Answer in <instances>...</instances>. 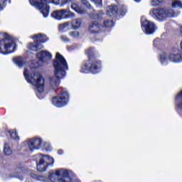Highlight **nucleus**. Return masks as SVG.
Returning <instances> with one entry per match:
<instances>
[{
	"label": "nucleus",
	"instance_id": "1",
	"mask_svg": "<svg viewBox=\"0 0 182 182\" xmlns=\"http://www.w3.org/2000/svg\"><path fill=\"white\" fill-rule=\"evenodd\" d=\"M55 77H52L49 80V86L50 89H56L60 83V79H63L66 76V70H69L68 62L60 53H57L55 60L53 63Z\"/></svg>",
	"mask_w": 182,
	"mask_h": 182
},
{
	"label": "nucleus",
	"instance_id": "2",
	"mask_svg": "<svg viewBox=\"0 0 182 182\" xmlns=\"http://www.w3.org/2000/svg\"><path fill=\"white\" fill-rule=\"evenodd\" d=\"M24 76L28 83H31V85H33V86H35L36 87V95L40 99H43L45 97V94H43V91L45 90V79L43 78V77H42L41 73H35L33 75H32L26 70Z\"/></svg>",
	"mask_w": 182,
	"mask_h": 182
},
{
	"label": "nucleus",
	"instance_id": "3",
	"mask_svg": "<svg viewBox=\"0 0 182 182\" xmlns=\"http://www.w3.org/2000/svg\"><path fill=\"white\" fill-rule=\"evenodd\" d=\"M75 177L73 171L66 168H59L55 170V174H50L49 178L53 182H80Z\"/></svg>",
	"mask_w": 182,
	"mask_h": 182
},
{
	"label": "nucleus",
	"instance_id": "4",
	"mask_svg": "<svg viewBox=\"0 0 182 182\" xmlns=\"http://www.w3.org/2000/svg\"><path fill=\"white\" fill-rule=\"evenodd\" d=\"M29 2L32 6H35L39 9L43 18H48L50 12L49 5L48 4L56 5L59 4V0H29Z\"/></svg>",
	"mask_w": 182,
	"mask_h": 182
},
{
	"label": "nucleus",
	"instance_id": "5",
	"mask_svg": "<svg viewBox=\"0 0 182 182\" xmlns=\"http://www.w3.org/2000/svg\"><path fill=\"white\" fill-rule=\"evenodd\" d=\"M33 160L36 161L37 170L38 171H46L48 163V164H53L55 162V160L52 157L42 154H38L33 156Z\"/></svg>",
	"mask_w": 182,
	"mask_h": 182
},
{
	"label": "nucleus",
	"instance_id": "6",
	"mask_svg": "<svg viewBox=\"0 0 182 182\" xmlns=\"http://www.w3.org/2000/svg\"><path fill=\"white\" fill-rule=\"evenodd\" d=\"M102 68L100 62L96 60H88L81 66V73H99Z\"/></svg>",
	"mask_w": 182,
	"mask_h": 182
},
{
	"label": "nucleus",
	"instance_id": "7",
	"mask_svg": "<svg viewBox=\"0 0 182 182\" xmlns=\"http://www.w3.org/2000/svg\"><path fill=\"white\" fill-rule=\"evenodd\" d=\"M32 38L34 39V43H30L28 48L30 50H33L34 52L43 49V45H42V43H46V42L49 41V38L43 33L36 34L32 36Z\"/></svg>",
	"mask_w": 182,
	"mask_h": 182
},
{
	"label": "nucleus",
	"instance_id": "8",
	"mask_svg": "<svg viewBox=\"0 0 182 182\" xmlns=\"http://www.w3.org/2000/svg\"><path fill=\"white\" fill-rule=\"evenodd\" d=\"M43 140L41 137H33L26 141L25 147H28V151H26V154L28 156L35 150L42 149Z\"/></svg>",
	"mask_w": 182,
	"mask_h": 182
},
{
	"label": "nucleus",
	"instance_id": "9",
	"mask_svg": "<svg viewBox=\"0 0 182 182\" xmlns=\"http://www.w3.org/2000/svg\"><path fill=\"white\" fill-rule=\"evenodd\" d=\"M159 60L161 65H167L168 60L170 62H173L174 63H179L182 60V55L178 53H171L168 54L166 53L162 52L159 55Z\"/></svg>",
	"mask_w": 182,
	"mask_h": 182
},
{
	"label": "nucleus",
	"instance_id": "10",
	"mask_svg": "<svg viewBox=\"0 0 182 182\" xmlns=\"http://www.w3.org/2000/svg\"><path fill=\"white\" fill-rule=\"evenodd\" d=\"M16 45L14 41L9 38H4L0 41V53L6 55L12 53L15 50Z\"/></svg>",
	"mask_w": 182,
	"mask_h": 182
},
{
	"label": "nucleus",
	"instance_id": "11",
	"mask_svg": "<svg viewBox=\"0 0 182 182\" xmlns=\"http://www.w3.org/2000/svg\"><path fill=\"white\" fill-rule=\"evenodd\" d=\"M38 61L36 68H39L40 66H45V65H48L50 60H52V53H49V51L42 50L37 53L36 55Z\"/></svg>",
	"mask_w": 182,
	"mask_h": 182
},
{
	"label": "nucleus",
	"instance_id": "12",
	"mask_svg": "<svg viewBox=\"0 0 182 182\" xmlns=\"http://www.w3.org/2000/svg\"><path fill=\"white\" fill-rule=\"evenodd\" d=\"M69 102V92L65 90L59 94L57 97H54L52 100V103L56 107H62Z\"/></svg>",
	"mask_w": 182,
	"mask_h": 182
},
{
	"label": "nucleus",
	"instance_id": "13",
	"mask_svg": "<svg viewBox=\"0 0 182 182\" xmlns=\"http://www.w3.org/2000/svg\"><path fill=\"white\" fill-rule=\"evenodd\" d=\"M141 23L142 31H144L146 35L153 34V33L156 32V30L157 29V26H156L154 23L147 20L144 16L141 18Z\"/></svg>",
	"mask_w": 182,
	"mask_h": 182
},
{
	"label": "nucleus",
	"instance_id": "14",
	"mask_svg": "<svg viewBox=\"0 0 182 182\" xmlns=\"http://www.w3.org/2000/svg\"><path fill=\"white\" fill-rule=\"evenodd\" d=\"M150 16L157 18V19H164L166 18V9L164 8H154L149 11Z\"/></svg>",
	"mask_w": 182,
	"mask_h": 182
},
{
	"label": "nucleus",
	"instance_id": "15",
	"mask_svg": "<svg viewBox=\"0 0 182 182\" xmlns=\"http://www.w3.org/2000/svg\"><path fill=\"white\" fill-rule=\"evenodd\" d=\"M70 8L73 9L75 12H77V14H79L80 15H85V14H86V10L79 6V4L76 2H72Z\"/></svg>",
	"mask_w": 182,
	"mask_h": 182
},
{
	"label": "nucleus",
	"instance_id": "16",
	"mask_svg": "<svg viewBox=\"0 0 182 182\" xmlns=\"http://www.w3.org/2000/svg\"><path fill=\"white\" fill-rule=\"evenodd\" d=\"M89 31L91 33H97L100 32V26L97 21L91 23L89 27Z\"/></svg>",
	"mask_w": 182,
	"mask_h": 182
},
{
	"label": "nucleus",
	"instance_id": "17",
	"mask_svg": "<svg viewBox=\"0 0 182 182\" xmlns=\"http://www.w3.org/2000/svg\"><path fill=\"white\" fill-rule=\"evenodd\" d=\"M13 62L20 69H21V68H23V57H21V56L14 57L13 58Z\"/></svg>",
	"mask_w": 182,
	"mask_h": 182
},
{
	"label": "nucleus",
	"instance_id": "18",
	"mask_svg": "<svg viewBox=\"0 0 182 182\" xmlns=\"http://www.w3.org/2000/svg\"><path fill=\"white\" fill-rule=\"evenodd\" d=\"M118 10L117 6H109L107 7V14L109 16H113L117 14Z\"/></svg>",
	"mask_w": 182,
	"mask_h": 182
},
{
	"label": "nucleus",
	"instance_id": "19",
	"mask_svg": "<svg viewBox=\"0 0 182 182\" xmlns=\"http://www.w3.org/2000/svg\"><path fill=\"white\" fill-rule=\"evenodd\" d=\"M4 154L5 156H11V154H12V149L11 148V144L9 142L4 144Z\"/></svg>",
	"mask_w": 182,
	"mask_h": 182
},
{
	"label": "nucleus",
	"instance_id": "20",
	"mask_svg": "<svg viewBox=\"0 0 182 182\" xmlns=\"http://www.w3.org/2000/svg\"><path fill=\"white\" fill-rule=\"evenodd\" d=\"M71 25L73 29H78L80 25H82V20L80 18L74 19L72 21Z\"/></svg>",
	"mask_w": 182,
	"mask_h": 182
},
{
	"label": "nucleus",
	"instance_id": "21",
	"mask_svg": "<svg viewBox=\"0 0 182 182\" xmlns=\"http://www.w3.org/2000/svg\"><path fill=\"white\" fill-rule=\"evenodd\" d=\"M166 18H173V16H177L178 15L174 11V10L169 9H165Z\"/></svg>",
	"mask_w": 182,
	"mask_h": 182
},
{
	"label": "nucleus",
	"instance_id": "22",
	"mask_svg": "<svg viewBox=\"0 0 182 182\" xmlns=\"http://www.w3.org/2000/svg\"><path fill=\"white\" fill-rule=\"evenodd\" d=\"M103 15H104L103 11L100 10L96 14H91L90 18H91V19H95L97 21H100V19H102V17L103 16Z\"/></svg>",
	"mask_w": 182,
	"mask_h": 182
},
{
	"label": "nucleus",
	"instance_id": "23",
	"mask_svg": "<svg viewBox=\"0 0 182 182\" xmlns=\"http://www.w3.org/2000/svg\"><path fill=\"white\" fill-rule=\"evenodd\" d=\"M172 8H177L178 9H182V2L180 0H172Z\"/></svg>",
	"mask_w": 182,
	"mask_h": 182
},
{
	"label": "nucleus",
	"instance_id": "24",
	"mask_svg": "<svg viewBox=\"0 0 182 182\" xmlns=\"http://www.w3.org/2000/svg\"><path fill=\"white\" fill-rule=\"evenodd\" d=\"M8 134H9L10 137L13 139V140H19V136H18V133L16 130H9Z\"/></svg>",
	"mask_w": 182,
	"mask_h": 182
},
{
	"label": "nucleus",
	"instance_id": "25",
	"mask_svg": "<svg viewBox=\"0 0 182 182\" xmlns=\"http://www.w3.org/2000/svg\"><path fill=\"white\" fill-rule=\"evenodd\" d=\"M90 2L95 4L97 8L102 9L103 8V0H90Z\"/></svg>",
	"mask_w": 182,
	"mask_h": 182
},
{
	"label": "nucleus",
	"instance_id": "26",
	"mask_svg": "<svg viewBox=\"0 0 182 182\" xmlns=\"http://www.w3.org/2000/svg\"><path fill=\"white\" fill-rule=\"evenodd\" d=\"M71 23L70 21H67L64 23L59 25V29L60 31H63V29H69V27L70 26Z\"/></svg>",
	"mask_w": 182,
	"mask_h": 182
},
{
	"label": "nucleus",
	"instance_id": "27",
	"mask_svg": "<svg viewBox=\"0 0 182 182\" xmlns=\"http://www.w3.org/2000/svg\"><path fill=\"white\" fill-rule=\"evenodd\" d=\"M164 3V0H151V6H159V5H161V4Z\"/></svg>",
	"mask_w": 182,
	"mask_h": 182
},
{
	"label": "nucleus",
	"instance_id": "28",
	"mask_svg": "<svg viewBox=\"0 0 182 182\" xmlns=\"http://www.w3.org/2000/svg\"><path fill=\"white\" fill-rule=\"evenodd\" d=\"M52 18H54L55 19L60 20V10L55 11L51 14Z\"/></svg>",
	"mask_w": 182,
	"mask_h": 182
},
{
	"label": "nucleus",
	"instance_id": "29",
	"mask_svg": "<svg viewBox=\"0 0 182 182\" xmlns=\"http://www.w3.org/2000/svg\"><path fill=\"white\" fill-rule=\"evenodd\" d=\"M73 0H59V4L56 5H59L61 6V8H63V6H65V5H68L69 2H72Z\"/></svg>",
	"mask_w": 182,
	"mask_h": 182
},
{
	"label": "nucleus",
	"instance_id": "30",
	"mask_svg": "<svg viewBox=\"0 0 182 182\" xmlns=\"http://www.w3.org/2000/svg\"><path fill=\"white\" fill-rule=\"evenodd\" d=\"M70 36L73 38V39H78L79 36H80V33L79 31H72L69 33Z\"/></svg>",
	"mask_w": 182,
	"mask_h": 182
},
{
	"label": "nucleus",
	"instance_id": "31",
	"mask_svg": "<svg viewBox=\"0 0 182 182\" xmlns=\"http://www.w3.org/2000/svg\"><path fill=\"white\" fill-rule=\"evenodd\" d=\"M113 25H114V23L112 21L106 20L104 21V26H105V28H112Z\"/></svg>",
	"mask_w": 182,
	"mask_h": 182
},
{
	"label": "nucleus",
	"instance_id": "32",
	"mask_svg": "<svg viewBox=\"0 0 182 182\" xmlns=\"http://www.w3.org/2000/svg\"><path fill=\"white\" fill-rule=\"evenodd\" d=\"M60 18L61 19H66L68 10L66 9H61L60 10Z\"/></svg>",
	"mask_w": 182,
	"mask_h": 182
},
{
	"label": "nucleus",
	"instance_id": "33",
	"mask_svg": "<svg viewBox=\"0 0 182 182\" xmlns=\"http://www.w3.org/2000/svg\"><path fill=\"white\" fill-rule=\"evenodd\" d=\"M78 48H79V45H77V44L68 46L67 47L68 50H70V51L75 50V49H78Z\"/></svg>",
	"mask_w": 182,
	"mask_h": 182
},
{
	"label": "nucleus",
	"instance_id": "34",
	"mask_svg": "<svg viewBox=\"0 0 182 182\" xmlns=\"http://www.w3.org/2000/svg\"><path fill=\"white\" fill-rule=\"evenodd\" d=\"M76 14L75 13L70 11H67V17L66 19L68 18H75Z\"/></svg>",
	"mask_w": 182,
	"mask_h": 182
},
{
	"label": "nucleus",
	"instance_id": "35",
	"mask_svg": "<svg viewBox=\"0 0 182 182\" xmlns=\"http://www.w3.org/2000/svg\"><path fill=\"white\" fill-rule=\"evenodd\" d=\"M82 4H83V5L87 6V8H89L90 9H93V7H92V6L90 5V3H89L87 0H82Z\"/></svg>",
	"mask_w": 182,
	"mask_h": 182
},
{
	"label": "nucleus",
	"instance_id": "36",
	"mask_svg": "<svg viewBox=\"0 0 182 182\" xmlns=\"http://www.w3.org/2000/svg\"><path fill=\"white\" fill-rule=\"evenodd\" d=\"M42 146H43L45 150L49 151L50 150V144L46 142H43Z\"/></svg>",
	"mask_w": 182,
	"mask_h": 182
},
{
	"label": "nucleus",
	"instance_id": "37",
	"mask_svg": "<svg viewBox=\"0 0 182 182\" xmlns=\"http://www.w3.org/2000/svg\"><path fill=\"white\" fill-rule=\"evenodd\" d=\"M60 39L65 43H68V42H70V39H69V38H68V36H61Z\"/></svg>",
	"mask_w": 182,
	"mask_h": 182
},
{
	"label": "nucleus",
	"instance_id": "38",
	"mask_svg": "<svg viewBox=\"0 0 182 182\" xmlns=\"http://www.w3.org/2000/svg\"><path fill=\"white\" fill-rule=\"evenodd\" d=\"M119 12H120V14L122 16L126 15V13L127 12V9H126V7H124V6H122Z\"/></svg>",
	"mask_w": 182,
	"mask_h": 182
},
{
	"label": "nucleus",
	"instance_id": "39",
	"mask_svg": "<svg viewBox=\"0 0 182 182\" xmlns=\"http://www.w3.org/2000/svg\"><path fill=\"white\" fill-rule=\"evenodd\" d=\"M36 180H38V181H47L48 178H46V177L43 176H38L36 177Z\"/></svg>",
	"mask_w": 182,
	"mask_h": 182
},
{
	"label": "nucleus",
	"instance_id": "40",
	"mask_svg": "<svg viewBox=\"0 0 182 182\" xmlns=\"http://www.w3.org/2000/svg\"><path fill=\"white\" fill-rule=\"evenodd\" d=\"M161 41L160 39L156 38L154 41V46H155V48H158V46H159V45H161Z\"/></svg>",
	"mask_w": 182,
	"mask_h": 182
},
{
	"label": "nucleus",
	"instance_id": "41",
	"mask_svg": "<svg viewBox=\"0 0 182 182\" xmlns=\"http://www.w3.org/2000/svg\"><path fill=\"white\" fill-rule=\"evenodd\" d=\"M7 0H0V11H2L4 9V5H5V1Z\"/></svg>",
	"mask_w": 182,
	"mask_h": 182
},
{
	"label": "nucleus",
	"instance_id": "42",
	"mask_svg": "<svg viewBox=\"0 0 182 182\" xmlns=\"http://www.w3.org/2000/svg\"><path fill=\"white\" fill-rule=\"evenodd\" d=\"M16 171H17V173H18V171H20L21 173H23V168L22 167V165L18 166L16 168Z\"/></svg>",
	"mask_w": 182,
	"mask_h": 182
},
{
	"label": "nucleus",
	"instance_id": "43",
	"mask_svg": "<svg viewBox=\"0 0 182 182\" xmlns=\"http://www.w3.org/2000/svg\"><path fill=\"white\" fill-rule=\"evenodd\" d=\"M22 150V144H21L20 145L18 144L17 146H16V151H21Z\"/></svg>",
	"mask_w": 182,
	"mask_h": 182
},
{
	"label": "nucleus",
	"instance_id": "44",
	"mask_svg": "<svg viewBox=\"0 0 182 182\" xmlns=\"http://www.w3.org/2000/svg\"><path fill=\"white\" fill-rule=\"evenodd\" d=\"M58 154H63V150L62 149L58 150Z\"/></svg>",
	"mask_w": 182,
	"mask_h": 182
},
{
	"label": "nucleus",
	"instance_id": "45",
	"mask_svg": "<svg viewBox=\"0 0 182 182\" xmlns=\"http://www.w3.org/2000/svg\"><path fill=\"white\" fill-rule=\"evenodd\" d=\"M17 177L18 178H19V180H23L22 176H18Z\"/></svg>",
	"mask_w": 182,
	"mask_h": 182
},
{
	"label": "nucleus",
	"instance_id": "46",
	"mask_svg": "<svg viewBox=\"0 0 182 182\" xmlns=\"http://www.w3.org/2000/svg\"><path fill=\"white\" fill-rule=\"evenodd\" d=\"M135 2H140L141 0H134Z\"/></svg>",
	"mask_w": 182,
	"mask_h": 182
},
{
	"label": "nucleus",
	"instance_id": "47",
	"mask_svg": "<svg viewBox=\"0 0 182 182\" xmlns=\"http://www.w3.org/2000/svg\"><path fill=\"white\" fill-rule=\"evenodd\" d=\"M87 53H88V55H90V53H89V51H88V50H87Z\"/></svg>",
	"mask_w": 182,
	"mask_h": 182
}]
</instances>
